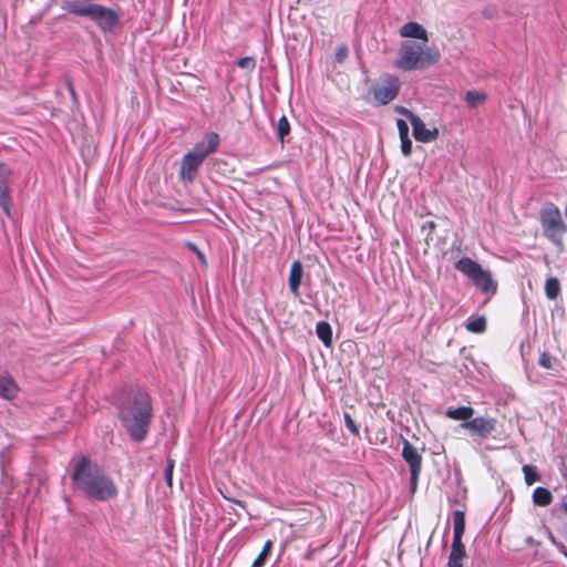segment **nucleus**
Segmentation results:
<instances>
[{"instance_id":"22","label":"nucleus","mask_w":567,"mask_h":567,"mask_svg":"<svg viewBox=\"0 0 567 567\" xmlns=\"http://www.w3.org/2000/svg\"><path fill=\"white\" fill-rule=\"evenodd\" d=\"M553 501V495L549 489L545 487H536L533 492V502L537 506H548Z\"/></svg>"},{"instance_id":"20","label":"nucleus","mask_w":567,"mask_h":567,"mask_svg":"<svg viewBox=\"0 0 567 567\" xmlns=\"http://www.w3.org/2000/svg\"><path fill=\"white\" fill-rule=\"evenodd\" d=\"M465 530V514L462 511L453 513V539H462Z\"/></svg>"},{"instance_id":"13","label":"nucleus","mask_w":567,"mask_h":567,"mask_svg":"<svg viewBox=\"0 0 567 567\" xmlns=\"http://www.w3.org/2000/svg\"><path fill=\"white\" fill-rule=\"evenodd\" d=\"M95 6L96 3L91 0H72L63 2L61 8L76 17H85L90 19Z\"/></svg>"},{"instance_id":"28","label":"nucleus","mask_w":567,"mask_h":567,"mask_svg":"<svg viewBox=\"0 0 567 567\" xmlns=\"http://www.w3.org/2000/svg\"><path fill=\"white\" fill-rule=\"evenodd\" d=\"M290 132V124L286 116H281L277 122V135L282 142L285 136Z\"/></svg>"},{"instance_id":"36","label":"nucleus","mask_w":567,"mask_h":567,"mask_svg":"<svg viewBox=\"0 0 567 567\" xmlns=\"http://www.w3.org/2000/svg\"><path fill=\"white\" fill-rule=\"evenodd\" d=\"M347 55V49H340L337 53V58L339 61H341Z\"/></svg>"},{"instance_id":"35","label":"nucleus","mask_w":567,"mask_h":567,"mask_svg":"<svg viewBox=\"0 0 567 567\" xmlns=\"http://www.w3.org/2000/svg\"><path fill=\"white\" fill-rule=\"evenodd\" d=\"M395 111L398 113L402 114L403 116L408 117L410 123L412 122L413 117L417 116V115H415L413 112H411L409 109H406L404 106H396Z\"/></svg>"},{"instance_id":"27","label":"nucleus","mask_w":567,"mask_h":567,"mask_svg":"<svg viewBox=\"0 0 567 567\" xmlns=\"http://www.w3.org/2000/svg\"><path fill=\"white\" fill-rule=\"evenodd\" d=\"M523 473L527 485H533L534 483L539 481V475L536 472V468L530 465H524Z\"/></svg>"},{"instance_id":"25","label":"nucleus","mask_w":567,"mask_h":567,"mask_svg":"<svg viewBox=\"0 0 567 567\" xmlns=\"http://www.w3.org/2000/svg\"><path fill=\"white\" fill-rule=\"evenodd\" d=\"M466 329L474 333L484 332L486 329L485 317L481 316V317L470 319L466 323Z\"/></svg>"},{"instance_id":"21","label":"nucleus","mask_w":567,"mask_h":567,"mask_svg":"<svg viewBox=\"0 0 567 567\" xmlns=\"http://www.w3.org/2000/svg\"><path fill=\"white\" fill-rule=\"evenodd\" d=\"M316 333L326 347L332 344V329L326 321H320L316 326Z\"/></svg>"},{"instance_id":"12","label":"nucleus","mask_w":567,"mask_h":567,"mask_svg":"<svg viewBox=\"0 0 567 567\" xmlns=\"http://www.w3.org/2000/svg\"><path fill=\"white\" fill-rule=\"evenodd\" d=\"M203 164L197 157L189 152L186 153L181 163L179 177L185 183H192L197 174L199 166Z\"/></svg>"},{"instance_id":"18","label":"nucleus","mask_w":567,"mask_h":567,"mask_svg":"<svg viewBox=\"0 0 567 567\" xmlns=\"http://www.w3.org/2000/svg\"><path fill=\"white\" fill-rule=\"evenodd\" d=\"M465 557V547L462 539H453L449 556V567H463L462 559Z\"/></svg>"},{"instance_id":"3","label":"nucleus","mask_w":567,"mask_h":567,"mask_svg":"<svg viewBox=\"0 0 567 567\" xmlns=\"http://www.w3.org/2000/svg\"><path fill=\"white\" fill-rule=\"evenodd\" d=\"M440 59V51L429 47L427 42L405 40L400 45L395 66L403 71L424 70L436 64Z\"/></svg>"},{"instance_id":"19","label":"nucleus","mask_w":567,"mask_h":567,"mask_svg":"<svg viewBox=\"0 0 567 567\" xmlns=\"http://www.w3.org/2000/svg\"><path fill=\"white\" fill-rule=\"evenodd\" d=\"M445 415L455 421L467 422L474 416V409L471 406L450 408L446 410Z\"/></svg>"},{"instance_id":"11","label":"nucleus","mask_w":567,"mask_h":567,"mask_svg":"<svg viewBox=\"0 0 567 567\" xmlns=\"http://www.w3.org/2000/svg\"><path fill=\"white\" fill-rule=\"evenodd\" d=\"M11 175V168L0 163V207L7 216H10L9 181Z\"/></svg>"},{"instance_id":"38","label":"nucleus","mask_w":567,"mask_h":567,"mask_svg":"<svg viewBox=\"0 0 567 567\" xmlns=\"http://www.w3.org/2000/svg\"><path fill=\"white\" fill-rule=\"evenodd\" d=\"M187 246L194 251L197 252L199 249L196 247V245L188 243Z\"/></svg>"},{"instance_id":"39","label":"nucleus","mask_w":567,"mask_h":567,"mask_svg":"<svg viewBox=\"0 0 567 567\" xmlns=\"http://www.w3.org/2000/svg\"><path fill=\"white\" fill-rule=\"evenodd\" d=\"M563 507H564V511L567 513V502L564 503Z\"/></svg>"},{"instance_id":"4","label":"nucleus","mask_w":567,"mask_h":567,"mask_svg":"<svg viewBox=\"0 0 567 567\" xmlns=\"http://www.w3.org/2000/svg\"><path fill=\"white\" fill-rule=\"evenodd\" d=\"M539 221L544 236L557 247L559 252L564 251L567 225L563 220L559 208L553 203H546L539 212Z\"/></svg>"},{"instance_id":"7","label":"nucleus","mask_w":567,"mask_h":567,"mask_svg":"<svg viewBox=\"0 0 567 567\" xmlns=\"http://www.w3.org/2000/svg\"><path fill=\"white\" fill-rule=\"evenodd\" d=\"M402 457L410 467L411 492L414 493L417 487V480L422 468V455L408 440H403Z\"/></svg>"},{"instance_id":"29","label":"nucleus","mask_w":567,"mask_h":567,"mask_svg":"<svg viewBox=\"0 0 567 567\" xmlns=\"http://www.w3.org/2000/svg\"><path fill=\"white\" fill-rule=\"evenodd\" d=\"M173 470H174V461L172 458H167L166 467L164 470V477H165L166 484L168 486H172Z\"/></svg>"},{"instance_id":"37","label":"nucleus","mask_w":567,"mask_h":567,"mask_svg":"<svg viewBox=\"0 0 567 567\" xmlns=\"http://www.w3.org/2000/svg\"><path fill=\"white\" fill-rule=\"evenodd\" d=\"M196 255H197L198 259H199L203 264H205V262H206V260H205V256H204V254H203L200 250H198V251L196 252Z\"/></svg>"},{"instance_id":"14","label":"nucleus","mask_w":567,"mask_h":567,"mask_svg":"<svg viewBox=\"0 0 567 567\" xmlns=\"http://www.w3.org/2000/svg\"><path fill=\"white\" fill-rule=\"evenodd\" d=\"M413 136L416 141L429 143L436 140L439 135L437 128H427L424 122L419 117H413L412 122Z\"/></svg>"},{"instance_id":"30","label":"nucleus","mask_w":567,"mask_h":567,"mask_svg":"<svg viewBox=\"0 0 567 567\" xmlns=\"http://www.w3.org/2000/svg\"><path fill=\"white\" fill-rule=\"evenodd\" d=\"M344 424L351 434H353L355 436L359 435V433H360L359 427L357 426V424L353 421V419L351 417V415L348 413H344Z\"/></svg>"},{"instance_id":"32","label":"nucleus","mask_w":567,"mask_h":567,"mask_svg":"<svg viewBox=\"0 0 567 567\" xmlns=\"http://www.w3.org/2000/svg\"><path fill=\"white\" fill-rule=\"evenodd\" d=\"M401 152L404 156H409L412 152V141L409 136L400 137Z\"/></svg>"},{"instance_id":"2","label":"nucleus","mask_w":567,"mask_h":567,"mask_svg":"<svg viewBox=\"0 0 567 567\" xmlns=\"http://www.w3.org/2000/svg\"><path fill=\"white\" fill-rule=\"evenodd\" d=\"M118 415L130 437L134 442L143 441L152 419V403L148 394L140 390L131 394L120 406Z\"/></svg>"},{"instance_id":"5","label":"nucleus","mask_w":567,"mask_h":567,"mask_svg":"<svg viewBox=\"0 0 567 567\" xmlns=\"http://www.w3.org/2000/svg\"><path fill=\"white\" fill-rule=\"evenodd\" d=\"M455 268L468 277L483 293L494 295L496 292L497 284L492 278V274L483 269L475 260L463 257L455 264Z\"/></svg>"},{"instance_id":"33","label":"nucleus","mask_w":567,"mask_h":567,"mask_svg":"<svg viewBox=\"0 0 567 567\" xmlns=\"http://www.w3.org/2000/svg\"><path fill=\"white\" fill-rule=\"evenodd\" d=\"M238 66L251 71L255 68V60L250 56L241 58L238 61Z\"/></svg>"},{"instance_id":"34","label":"nucleus","mask_w":567,"mask_h":567,"mask_svg":"<svg viewBox=\"0 0 567 567\" xmlns=\"http://www.w3.org/2000/svg\"><path fill=\"white\" fill-rule=\"evenodd\" d=\"M396 127L400 137L409 136V125L404 120H396Z\"/></svg>"},{"instance_id":"16","label":"nucleus","mask_w":567,"mask_h":567,"mask_svg":"<svg viewBox=\"0 0 567 567\" xmlns=\"http://www.w3.org/2000/svg\"><path fill=\"white\" fill-rule=\"evenodd\" d=\"M19 392V386L13 378L4 372H0V398L4 400H13Z\"/></svg>"},{"instance_id":"17","label":"nucleus","mask_w":567,"mask_h":567,"mask_svg":"<svg viewBox=\"0 0 567 567\" xmlns=\"http://www.w3.org/2000/svg\"><path fill=\"white\" fill-rule=\"evenodd\" d=\"M302 276L303 268L301 262L299 260L293 261L290 267L288 284L289 289L295 297L299 296V287L301 285Z\"/></svg>"},{"instance_id":"9","label":"nucleus","mask_w":567,"mask_h":567,"mask_svg":"<svg viewBox=\"0 0 567 567\" xmlns=\"http://www.w3.org/2000/svg\"><path fill=\"white\" fill-rule=\"evenodd\" d=\"M90 20H92L102 31L111 32L117 25L120 16L115 10L96 3Z\"/></svg>"},{"instance_id":"6","label":"nucleus","mask_w":567,"mask_h":567,"mask_svg":"<svg viewBox=\"0 0 567 567\" xmlns=\"http://www.w3.org/2000/svg\"><path fill=\"white\" fill-rule=\"evenodd\" d=\"M497 421L494 417L476 416L467 422H462L458 426L468 432L474 439L486 440L496 430Z\"/></svg>"},{"instance_id":"1","label":"nucleus","mask_w":567,"mask_h":567,"mask_svg":"<svg viewBox=\"0 0 567 567\" xmlns=\"http://www.w3.org/2000/svg\"><path fill=\"white\" fill-rule=\"evenodd\" d=\"M74 486L91 498L105 502L114 498L117 488L113 480L87 457H82L72 474Z\"/></svg>"},{"instance_id":"31","label":"nucleus","mask_w":567,"mask_h":567,"mask_svg":"<svg viewBox=\"0 0 567 567\" xmlns=\"http://www.w3.org/2000/svg\"><path fill=\"white\" fill-rule=\"evenodd\" d=\"M556 360L548 353L544 352L539 357V365L545 369H551Z\"/></svg>"},{"instance_id":"10","label":"nucleus","mask_w":567,"mask_h":567,"mask_svg":"<svg viewBox=\"0 0 567 567\" xmlns=\"http://www.w3.org/2000/svg\"><path fill=\"white\" fill-rule=\"evenodd\" d=\"M219 145L218 134L210 132L205 135V138L198 142L194 148L189 152L192 155L197 157L199 161L204 159L210 154L215 153Z\"/></svg>"},{"instance_id":"15","label":"nucleus","mask_w":567,"mask_h":567,"mask_svg":"<svg viewBox=\"0 0 567 567\" xmlns=\"http://www.w3.org/2000/svg\"><path fill=\"white\" fill-rule=\"evenodd\" d=\"M399 34L402 38L421 40V42L429 41L427 32L423 25L413 21L403 24L399 30Z\"/></svg>"},{"instance_id":"23","label":"nucleus","mask_w":567,"mask_h":567,"mask_svg":"<svg viewBox=\"0 0 567 567\" xmlns=\"http://www.w3.org/2000/svg\"><path fill=\"white\" fill-rule=\"evenodd\" d=\"M486 101V94L475 90L467 91L465 102L471 109H476Z\"/></svg>"},{"instance_id":"24","label":"nucleus","mask_w":567,"mask_h":567,"mask_svg":"<svg viewBox=\"0 0 567 567\" xmlns=\"http://www.w3.org/2000/svg\"><path fill=\"white\" fill-rule=\"evenodd\" d=\"M560 292V284L557 278L550 277L545 282V293L550 300H555Z\"/></svg>"},{"instance_id":"8","label":"nucleus","mask_w":567,"mask_h":567,"mask_svg":"<svg viewBox=\"0 0 567 567\" xmlns=\"http://www.w3.org/2000/svg\"><path fill=\"white\" fill-rule=\"evenodd\" d=\"M400 91V81L394 75H385L373 86L374 100L382 105L393 101Z\"/></svg>"},{"instance_id":"26","label":"nucleus","mask_w":567,"mask_h":567,"mask_svg":"<svg viewBox=\"0 0 567 567\" xmlns=\"http://www.w3.org/2000/svg\"><path fill=\"white\" fill-rule=\"evenodd\" d=\"M271 548H272V542L271 540H267L264 544V547H262L260 554L252 561L251 567H262L265 565L266 558L269 555Z\"/></svg>"}]
</instances>
